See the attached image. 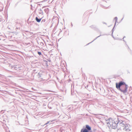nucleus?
Instances as JSON below:
<instances>
[{
  "mask_svg": "<svg viewBox=\"0 0 132 132\" xmlns=\"http://www.w3.org/2000/svg\"><path fill=\"white\" fill-rule=\"evenodd\" d=\"M116 88L123 93H125L127 92L128 86L124 82H121L118 84L116 83Z\"/></svg>",
  "mask_w": 132,
  "mask_h": 132,
  "instance_id": "nucleus-2",
  "label": "nucleus"
},
{
  "mask_svg": "<svg viewBox=\"0 0 132 132\" xmlns=\"http://www.w3.org/2000/svg\"><path fill=\"white\" fill-rule=\"evenodd\" d=\"M81 132H88V131L86 129H82L81 130Z\"/></svg>",
  "mask_w": 132,
  "mask_h": 132,
  "instance_id": "nucleus-6",
  "label": "nucleus"
},
{
  "mask_svg": "<svg viewBox=\"0 0 132 132\" xmlns=\"http://www.w3.org/2000/svg\"><path fill=\"white\" fill-rule=\"evenodd\" d=\"M113 38H117V37H116L115 36H114L113 35Z\"/></svg>",
  "mask_w": 132,
  "mask_h": 132,
  "instance_id": "nucleus-9",
  "label": "nucleus"
},
{
  "mask_svg": "<svg viewBox=\"0 0 132 132\" xmlns=\"http://www.w3.org/2000/svg\"><path fill=\"white\" fill-rule=\"evenodd\" d=\"M41 19H38V18L37 17L36 18V21L37 22H40V21Z\"/></svg>",
  "mask_w": 132,
  "mask_h": 132,
  "instance_id": "nucleus-4",
  "label": "nucleus"
},
{
  "mask_svg": "<svg viewBox=\"0 0 132 132\" xmlns=\"http://www.w3.org/2000/svg\"><path fill=\"white\" fill-rule=\"evenodd\" d=\"M126 126L127 124L125 122H122L119 123L118 128L120 129H124L126 128Z\"/></svg>",
  "mask_w": 132,
  "mask_h": 132,
  "instance_id": "nucleus-3",
  "label": "nucleus"
},
{
  "mask_svg": "<svg viewBox=\"0 0 132 132\" xmlns=\"http://www.w3.org/2000/svg\"><path fill=\"white\" fill-rule=\"evenodd\" d=\"M107 121L108 126L109 128H112L115 129L117 128V125L120 122V121L119 120L118 118H115L113 119L110 118L107 120Z\"/></svg>",
  "mask_w": 132,
  "mask_h": 132,
  "instance_id": "nucleus-1",
  "label": "nucleus"
},
{
  "mask_svg": "<svg viewBox=\"0 0 132 132\" xmlns=\"http://www.w3.org/2000/svg\"><path fill=\"white\" fill-rule=\"evenodd\" d=\"M38 54L39 55H41L42 54L41 52H38Z\"/></svg>",
  "mask_w": 132,
  "mask_h": 132,
  "instance_id": "nucleus-8",
  "label": "nucleus"
},
{
  "mask_svg": "<svg viewBox=\"0 0 132 132\" xmlns=\"http://www.w3.org/2000/svg\"><path fill=\"white\" fill-rule=\"evenodd\" d=\"M125 47L127 50L128 51L129 50V47L127 45H126L125 46Z\"/></svg>",
  "mask_w": 132,
  "mask_h": 132,
  "instance_id": "nucleus-7",
  "label": "nucleus"
},
{
  "mask_svg": "<svg viewBox=\"0 0 132 132\" xmlns=\"http://www.w3.org/2000/svg\"><path fill=\"white\" fill-rule=\"evenodd\" d=\"M86 128L88 130H91L90 127L88 125H86Z\"/></svg>",
  "mask_w": 132,
  "mask_h": 132,
  "instance_id": "nucleus-5",
  "label": "nucleus"
}]
</instances>
